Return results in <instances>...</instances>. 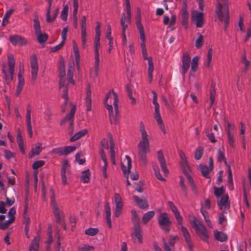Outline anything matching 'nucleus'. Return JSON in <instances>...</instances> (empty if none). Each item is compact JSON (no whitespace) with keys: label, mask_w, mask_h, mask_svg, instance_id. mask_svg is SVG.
<instances>
[{"label":"nucleus","mask_w":251,"mask_h":251,"mask_svg":"<svg viewBox=\"0 0 251 251\" xmlns=\"http://www.w3.org/2000/svg\"><path fill=\"white\" fill-rule=\"evenodd\" d=\"M217 203L219 209L226 212L229 209L230 205L228 194H224L219 200H217Z\"/></svg>","instance_id":"obj_13"},{"label":"nucleus","mask_w":251,"mask_h":251,"mask_svg":"<svg viewBox=\"0 0 251 251\" xmlns=\"http://www.w3.org/2000/svg\"><path fill=\"white\" fill-rule=\"evenodd\" d=\"M141 133L142 141L138 144V154L141 163L144 166H146L147 164L146 154L150 151V144L146 130H142V132Z\"/></svg>","instance_id":"obj_3"},{"label":"nucleus","mask_w":251,"mask_h":251,"mask_svg":"<svg viewBox=\"0 0 251 251\" xmlns=\"http://www.w3.org/2000/svg\"><path fill=\"white\" fill-rule=\"evenodd\" d=\"M192 21L197 27H202L204 24V15L202 12L194 11L192 13Z\"/></svg>","instance_id":"obj_15"},{"label":"nucleus","mask_w":251,"mask_h":251,"mask_svg":"<svg viewBox=\"0 0 251 251\" xmlns=\"http://www.w3.org/2000/svg\"><path fill=\"white\" fill-rule=\"evenodd\" d=\"M126 158L127 160V167H126L124 165H122V170L123 172L124 175L126 177V183L127 186H130L131 184L128 180V175L130 171V169L131 168V159L130 157L128 156H126Z\"/></svg>","instance_id":"obj_20"},{"label":"nucleus","mask_w":251,"mask_h":251,"mask_svg":"<svg viewBox=\"0 0 251 251\" xmlns=\"http://www.w3.org/2000/svg\"><path fill=\"white\" fill-rule=\"evenodd\" d=\"M76 149V147L75 146H65L64 147V151L65 155H67L68 154L72 152Z\"/></svg>","instance_id":"obj_62"},{"label":"nucleus","mask_w":251,"mask_h":251,"mask_svg":"<svg viewBox=\"0 0 251 251\" xmlns=\"http://www.w3.org/2000/svg\"><path fill=\"white\" fill-rule=\"evenodd\" d=\"M15 64V62L14 56L11 54H9L8 55V66L9 75H8L7 71L5 70V65H2V72L4 74V78L7 85H9L10 81L13 79Z\"/></svg>","instance_id":"obj_5"},{"label":"nucleus","mask_w":251,"mask_h":251,"mask_svg":"<svg viewBox=\"0 0 251 251\" xmlns=\"http://www.w3.org/2000/svg\"><path fill=\"white\" fill-rule=\"evenodd\" d=\"M180 182H179V186H180L182 191L184 193L185 196L187 197V187L184 184V179L182 176H180Z\"/></svg>","instance_id":"obj_57"},{"label":"nucleus","mask_w":251,"mask_h":251,"mask_svg":"<svg viewBox=\"0 0 251 251\" xmlns=\"http://www.w3.org/2000/svg\"><path fill=\"white\" fill-rule=\"evenodd\" d=\"M213 54V50L212 48L209 49L207 54V60H206V66L207 68H209L210 66V62L212 60V56Z\"/></svg>","instance_id":"obj_56"},{"label":"nucleus","mask_w":251,"mask_h":251,"mask_svg":"<svg viewBox=\"0 0 251 251\" xmlns=\"http://www.w3.org/2000/svg\"><path fill=\"white\" fill-rule=\"evenodd\" d=\"M15 220V217L11 218L5 222H0V229L2 230H5L9 227V225L13 222Z\"/></svg>","instance_id":"obj_40"},{"label":"nucleus","mask_w":251,"mask_h":251,"mask_svg":"<svg viewBox=\"0 0 251 251\" xmlns=\"http://www.w3.org/2000/svg\"><path fill=\"white\" fill-rule=\"evenodd\" d=\"M69 7L67 5L64 6L62 11L61 13L60 17L61 19L66 21L67 19Z\"/></svg>","instance_id":"obj_51"},{"label":"nucleus","mask_w":251,"mask_h":251,"mask_svg":"<svg viewBox=\"0 0 251 251\" xmlns=\"http://www.w3.org/2000/svg\"><path fill=\"white\" fill-rule=\"evenodd\" d=\"M51 206L53 210L56 223L61 225L64 230H66V224L64 221V215L63 213H60L57 204L55 200L54 195L51 197Z\"/></svg>","instance_id":"obj_7"},{"label":"nucleus","mask_w":251,"mask_h":251,"mask_svg":"<svg viewBox=\"0 0 251 251\" xmlns=\"http://www.w3.org/2000/svg\"><path fill=\"white\" fill-rule=\"evenodd\" d=\"M73 49L75 57V60L76 62L78 63V62L79 61L80 59L79 52L76 44L74 41H73Z\"/></svg>","instance_id":"obj_48"},{"label":"nucleus","mask_w":251,"mask_h":251,"mask_svg":"<svg viewBox=\"0 0 251 251\" xmlns=\"http://www.w3.org/2000/svg\"><path fill=\"white\" fill-rule=\"evenodd\" d=\"M133 199L136 204L141 209H146L149 207V204L146 200L141 199L136 195L133 196Z\"/></svg>","instance_id":"obj_26"},{"label":"nucleus","mask_w":251,"mask_h":251,"mask_svg":"<svg viewBox=\"0 0 251 251\" xmlns=\"http://www.w3.org/2000/svg\"><path fill=\"white\" fill-rule=\"evenodd\" d=\"M158 223L161 229L166 232H170L172 222L167 213L162 212L159 214L158 217Z\"/></svg>","instance_id":"obj_9"},{"label":"nucleus","mask_w":251,"mask_h":251,"mask_svg":"<svg viewBox=\"0 0 251 251\" xmlns=\"http://www.w3.org/2000/svg\"><path fill=\"white\" fill-rule=\"evenodd\" d=\"M45 161L43 160L36 161L32 164V168L34 170L37 169L40 167L43 166L45 164Z\"/></svg>","instance_id":"obj_63"},{"label":"nucleus","mask_w":251,"mask_h":251,"mask_svg":"<svg viewBox=\"0 0 251 251\" xmlns=\"http://www.w3.org/2000/svg\"><path fill=\"white\" fill-rule=\"evenodd\" d=\"M154 211H150L145 213L142 217L143 223L147 224L154 215Z\"/></svg>","instance_id":"obj_37"},{"label":"nucleus","mask_w":251,"mask_h":251,"mask_svg":"<svg viewBox=\"0 0 251 251\" xmlns=\"http://www.w3.org/2000/svg\"><path fill=\"white\" fill-rule=\"evenodd\" d=\"M131 220L134 226L139 225H140V220L138 217V215L136 213V211L133 209L131 210Z\"/></svg>","instance_id":"obj_41"},{"label":"nucleus","mask_w":251,"mask_h":251,"mask_svg":"<svg viewBox=\"0 0 251 251\" xmlns=\"http://www.w3.org/2000/svg\"><path fill=\"white\" fill-rule=\"evenodd\" d=\"M109 139V143H110V157H115V152L114 151V147H115V143L112 137V136L111 133H108V134Z\"/></svg>","instance_id":"obj_36"},{"label":"nucleus","mask_w":251,"mask_h":251,"mask_svg":"<svg viewBox=\"0 0 251 251\" xmlns=\"http://www.w3.org/2000/svg\"><path fill=\"white\" fill-rule=\"evenodd\" d=\"M76 109V105H73L70 113L68 114L63 120H62L60 124V125L62 126L65 124L67 122L70 121V126L68 128L69 134L70 135H72L74 132V118Z\"/></svg>","instance_id":"obj_10"},{"label":"nucleus","mask_w":251,"mask_h":251,"mask_svg":"<svg viewBox=\"0 0 251 251\" xmlns=\"http://www.w3.org/2000/svg\"><path fill=\"white\" fill-rule=\"evenodd\" d=\"M199 59V57L197 56H195L192 59L191 70L193 72H195L198 69Z\"/></svg>","instance_id":"obj_45"},{"label":"nucleus","mask_w":251,"mask_h":251,"mask_svg":"<svg viewBox=\"0 0 251 251\" xmlns=\"http://www.w3.org/2000/svg\"><path fill=\"white\" fill-rule=\"evenodd\" d=\"M74 71L72 69L71 67L68 69L67 73L68 81L73 85L75 84V82L73 80Z\"/></svg>","instance_id":"obj_55"},{"label":"nucleus","mask_w":251,"mask_h":251,"mask_svg":"<svg viewBox=\"0 0 251 251\" xmlns=\"http://www.w3.org/2000/svg\"><path fill=\"white\" fill-rule=\"evenodd\" d=\"M136 26L138 29L140 36H145L144 27L141 24V14L140 9L137 8V14L136 16Z\"/></svg>","instance_id":"obj_21"},{"label":"nucleus","mask_w":251,"mask_h":251,"mask_svg":"<svg viewBox=\"0 0 251 251\" xmlns=\"http://www.w3.org/2000/svg\"><path fill=\"white\" fill-rule=\"evenodd\" d=\"M140 39L141 41V47L142 49L143 58H144V59L148 60V77L149 79V82H151L152 79V73L154 70L153 63L152 60V58L151 57H147V51L145 45V36H140Z\"/></svg>","instance_id":"obj_6"},{"label":"nucleus","mask_w":251,"mask_h":251,"mask_svg":"<svg viewBox=\"0 0 251 251\" xmlns=\"http://www.w3.org/2000/svg\"><path fill=\"white\" fill-rule=\"evenodd\" d=\"M86 106L87 107V111H90L91 110V91L90 85H88L86 91V95L85 98Z\"/></svg>","instance_id":"obj_29"},{"label":"nucleus","mask_w":251,"mask_h":251,"mask_svg":"<svg viewBox=\"0 0 251 251\" xmlns=\"http://www.w3.org/2000/svg\"><path fill=\"white\" fill-rule=\"evenodd\" d=\"M180 230L183 237L185 239L187 245L188 247H191V243H192L191 235L188 230V229L183 226H180Z\"/></svg>","instance_id":"obj_25"},{"label":"nucleus","mask_w":251,"mask_h":251,"mask_svg":"<svg viewBox=\"0 0 251 251\" xmlns=\"http://www.w3.org/2000/svg\"><path fill=\"white\" fill-rule=\"evenodd\" d=\"M174 214L175 217L177 221V224L179 225H181V226L182 225L183 218L180 215L179 212L178 210L177 211L174 212Z\"/></svg>","instance_id":"obj_64"},{"label":"nucleus","mask_w":251,"mask_h":251,"mask_svg":"<svg viewBox=\"0 0 251 251\" xmlns=\"http://www.w3.org/2000/svg\"><path fill=\"white\" fill-rule=\"evenodd\" d=\"M227 138L228 142L230 146L231 147L234 148L235 146V144L233 134H232L230 132H229V131H228V133H227Z\"/></svg>","instance_id":"obj_52"},{"label":"nucleus","mask_w":251,"mask_h":251,"mask_svg":"<svg viewBox=\"0 0 251 251\" xmlns=\"http://www.w3.org/2000/svg\"><path fill=\"white\" fill-rule=\"evenodd\" d=\"M30 64L31 68V80L34 83L36 80L38 72L37 58L35 54H33L30 57Z\"/></svg>","instance_id":"obj_12"},{"label":"nucleus","mask_w":251,"mask_h":251,"mask_svg":"<svg viewBox=\"0 0 251 251\" xmlns=\"http://www.w3.org/2000/svg\"><path fill=\"white\" fill-rule=\"evenodd\" d=\"M196 233L203 241L208 242L209 235L207 230L202 222L196 218H194L191 222Z\"/></svg>","instance_id":"obj_4"},{"label":"nucleus","mask_w":251,"mask_h":251,"mask_svg":"<svg viewBox=\"0 0 251 251\" xmlns=\"http://www.w3.org/2000/svg\"><path fill=\"white\" fill-rule=\"evenodd\" d=\"M187 4L184 2L181 9V23L185 29H187L188 25L189 13L187 11Z\"/></svg>","instance_id":"obj_19"},{"label":"nucleus","mask_w":251,"mask_h":251,"mask_svg":"<svg viewBox=\"0 0 251 251\" xmlns=\"http://www.w3.org/2000/svg\"><path fill=\"white\" fill-rule=\"evenodd\" d=\"M105 212L106 214V223L108 225V227L109 228H111L112 227V223L111 220V208L109 205V203L108 201L105 202Z\"/></svg>","instance_id":"obj_28"},{"label":"nucleus","mask_w":251,"mask_h":251,"mask_svg":"<svg viewBox=\"0 0 251 251\" xmlns=\"http://www.w3.org/2000/svg\"><path fill=\"white\" fill-rule=\"evenodd\" d=\"M69 164L67 160H65L63 162V164L62 165V167L61 169V180L62 183L64 185L67 184V178L66 176V169L67 167L68 166Z\"/></svg>","instance_id":"obj_30"},{"label":"nucleus","mask_w":251,"mask_h":251,"mask_svg":"<svg viewBox=\"0 0 251 251\" xmlns=\"http://www.w3.org/2000/svg\"><path fill=\"white\" fill-rule=\"evenodd\" d=\"M9 40L14 46H25L27 44V40L19 35L10 36Z\"/></svg>","instance_id":"obj_16"},{"label":"nucleus","mask_w":251,"mask_h":251,"mask_svg":"<svg viewBox=\"0 0 251 251\" xmlns=\"http://www.w3.org/2000/svg\"><path fill=\"white\" fill-rule=\"evenodd\" d=\"M224 192L225 190L223 186L220 188H217L216 187H214V194L217 198L220 197L224 193Z\"/></svg>","instance_id":"obj_54"},{"label":"nucleus","mask_w":251,"mask_h":251,"mask_svg":"<svg viewBox=\"0 0 251 251\" xmlns=\"http://www.w3.org/2000/svg\"><path fill=\"white\" fill-rule=\"evenodd\" d=\"M188 181L191 185L192 190L196 194H198V190H197V188L196 187V186L194 183V180L193 179L192 177L191 176H188Z\"/></svg>","instance_id":"obj_59"},{"label":"nucleus","mask_w":251,"mask_h":251,"mask_svg":"<svg viewBox=\"0 0 251 251\" xmlns=\"http://www.w3.org/2000/svg\"><path fill=\"white\" fill-rule=\"evenodd\" d=\"M99 229L97 228H89L84 231L86 235L93 236L97 234L99 232Z\"/></svg>","instance_id":"obj_47"},{"label":"nucleus","mask_w":251,"mask_h":251,"mask_svg":"<svg viewBox=\"0 0 251 251\" xmlns=\"http://www.w3.org/2000/svg\"><path fill=\"white\" fill-rule=\"evenodd\" d=\"M121 25L122 26V36H123V45H126L127 40L126 36V29L127 27V25L125 24L126 23V15L125 13H123L121 15Z\"/></svg>","instance_id":"obj_24"},{"label":"nucleus","mask_w":251,"mask_h":251,"mask_svg":"<svg viewBox=\"0 0 251 251\" xmlns=\"http://www.w3.org/2000/svg\"><path fill=\"white\" fill-rule=\"evenodd\" d=\"M27 122V130L29 133V137L31 138L33 135L32 130L31 121V108L30 105H28L27 108V112L26 115Z\"/></svg>","instance_id":"obj_22"},{"label":"nucleus","mask_w":251,"mask_h":251,"mask_svg":"<svg viewBox=\"0 0 251 251\" xmlns=\"http://www.w3.org/2000/svg\"><path fill=\"white\" fill-rule=\"evenodd\" d=\"M100 46V42H95V64H94V71H91V76L93 77H97L98 76L99 71V48Z\"/></svg>","instance_id":"obj_11"},{"label":"nucleus","mask_w":251,"mask_h":251,"mask_svg":"<svg viewBox=\"0 0 251 251\" xmlns=\"http://www.w3.org/2000/svg\"><path fill=\"white\" fill-rule=\"evenodd\" d=\"M203 36L201 34H199V37L196 41V47L198 49L201 48L203 45Z\"/></svg>","instance_id":"obj_61"},{"label":"nucleus","mask_w":251,"mask_h":251,"mask_svg":"<svg viewBox=\"0 0 251 251\" xmlns=\"http://www.w3.org/2000/svg\"><path fill=\"white\" fill-rule=\"evenodd\" d=\"M153 169L154 171L155 176L159 180L162 181H165V179L163 177L160 173L159 169L157 165H153Z\"/></svg>","instance_id":"obj_49"},{"label":"nucleus","mask_w":251,"mask_h":251,"mask_svg":"<svg viewBox=\"0 0 251 251\" xmlns=\"http://www.w3.org/2000/svg\"><path fill=\"white\" fill-rule=\"evenodd\" d=\"M191 57L189 54L186 52H184L182 57V74L185 75L190 68Z\"/></svg>","instance_id":"obj_17"},{"label":"nucleus","mask_w":251,"mask_h":251,"mask_svg":"<svg viewBox=\"0 0 251 251\" xmlns=\"http://www.w3.org/2000/svg\"><path fill=\"white\" fill-rule=\"evenodd\" d=\"M82 175L80 178L81 181L85 183L89 182L90 181V176L89 170L87 169L85 171H84L82 172Z\"/></svg>","instance_id":"obj_38"},{"label":"nucleus","mask_w":251,"mask_h":251,"mask_svg":"<svg viewBox=\"0 0 251 251\" xmlns=\"http://www.w3.org/2000/svg\"><path fill=\"white\" fill-rule=\"evenodd\" d=\"M157 158L160 165L162 171L165 175L169 174V170L166 166V161L161 150L157 151Z\"/></svg>","instance_id":"obj_18"},{"label":"nucleus","mask_w":251,"mask_h":251,"mask_svg":"<svg viewBox=\"0 0 251 251\" xmlns=\"http://www.w3.org/2000/svg\"><path fill=\"white\" fill-rule=\"evenodd\" d=\"M142 230L140 225L134 226V230L131 233V236L132 238L134 237L138 239L139 243L142 244L143 243V236H142Z\"/></svg>","instance_id":"obj_23"},{"label":"nucleus","mask_w":251,"mask_h":251,"mask_svg":"<svg viewBox=\"0 0 251 251\" xmlns=\"http://www.w3.org/2000/svg\"><path fill=\"white\" fill-rule=\"evenodd\" d=\"M17 140L20 151L23 154H25L24 141L20 130L17 132Z\"/></svg>","instance_id":"obj_31"},{"label":"nucleus","mask_w":251,"mask_h":251,"mask_svg":"<svg viewBox=\"0 0 251 251\" xmlns=\"http://www.w3.org/2000/svg\"><path fill=\"white\" fill-rule=\"evenodd\" d=\"M119 99L117 94L114 91H109L104 100L106 109L108 110L110 122L111 124H117L119 114Z\"/></svg>","instance_id":"obj_1"},{"label":"nucleus","mask_w":251,"mask_h":251,"mask_svg":"<svg viewBox=\"0 0 251 251\" xmlns=\"http://www.w3.org/2000/svg\"><path fill=\"white\" fill-rule=\"evenodd\" d=\"M218 157H217L218 161L222 162L223 161H224L225 163L227 165L226 159L225 157V155H224V153L222 151L221 149L218 150Z\"/></svg>","instance_id":"obj_58"},{"label":"nucleus","mask_w":251,"mask_h":251,"mask_svg":"<svg viewBox=\"0 0 251 251\" xmlns=\"http://www.w3.org/2000/svg\"><path fill=\"white\" fill-rule=\"evenodd\" d=\"M203 148L201 146H199L196 149L195 152V158L196 160H200L203 154Z\"/></svg>","instance_id":"obj_46"},{"label":"nucleus","mask_w":251,"mask_h":251,"mask_svg":"<svg viewBox=\"0 0 251 251\" xmlns=\"http://www.w3.org/2000/svg\"><path fill=\"white\" fill-rule=\"evenodd\" d=\"M180 167L183 173H184V174L185 175L187 178L188 176H191L189 174L190 168L188 163L180 164Z\"/></svg>","instance_id":"obj_53"},{"label":"nucleus","mask_w":251,"mask_h":251,"mask_svg":"<svg viewBox=\"0 0 251 251\" xmlns=\"http://www.w3.org/2000/svg\"><path fill=\"white\" fill-rule=\"evenodd\" d=\"M211 130V127H207L205 129V133L206 136L208 139L212 142V143H216L217 142V140L215 139L214 135L213 133H210V132Z\"/></svg>","instance_id":"obj_42"},{"label":"nucleus","mask_w":251,"mask_h":251,"mask_svg":"<svg viewBox=\"0 0 251 251\" xmlns=\"http://www.w3.org/2000/svg\"><path fill=\"white\" fill-rule=\"evenodd\" d=\"M126 5L127 14V18L126 17V22L129 24L131 22L130 5L129 0H126Z\"/></svg>","instance_id":"obj_39"},{"label":"nucleus","mask_w":251,"mask_h":251,"mask_svg":"<svg viewBox=\"0 0 251 251\" xmlns=\"http://www.w3.org/2000/svg\"><path fill=\"white\" fill-rule=\"evenodd\" d=\"M199 167L203 176L206 178H209V173L212 170V167H208L206 165L202 164H200Z\"/></svg>","instance_id":"obj_34"},{"label":"nucleus","mask_w":251,"mask_h":251,"mask_svg":"<svg viewBox=\"0 0 251 251\" xmlns=\"http://www.w3.org/2000/svg\"><path fill=\"white\" fill-rule=\"evenodd\" d=\"M33 21V28L37 41L40 44L44 43L48 40V35L46 33L41 32L40 24L37 14L34 15Z\"/></svg>","instance_id":"obj_8"},{"label":"nucleus","mask_w":251,"mask_h":251,"mask_svg":"<svg viewBox=\"0 0 251 251\" xmlns=\"http://www.w3.org/2000/svg\"><path fill=\"white\" fill-rule=\"evenodd\" d=\"M88 133V130L86 129L78 131L70 139L71 142H75L83 136H85Z\"/></svg>","instance_id":"obj_33"},{"label":"nucleus","mask_w":251,"mask_h":251,"mask_svg":"<svg viewBox=\"0 0 251 251\" xmlns=\"http://www.w3.org/2000/svg\"><path fill=\"white\" fill-rule=\"evenodd\" d=\"M42 148L40 146H36L35 148H32L29 153V158H32L35 155H38L41 152Z\"/></svg>","instance_id":"obj_44"},{"label":"nucleus","mask_w":251,"mask_h":251,"mask_svg":"<svg viewBox=\"0 0 251 251\" xmlns=\"http://www.w3.org/2000/svg\"><path fill=\"white\" fill-rule=\"evenodd\" d=\"M40 240V237L39 235L34 237L29 246V251H39Z\"/></svg>","instance_id":"obj_27"},{"label":"nucleus","mask_w":251,"mask_h":251,"mask_svg":"<svg viewBox=\"0 0 251 251\" xmlns=\"http://www.w3.org/2000/svg\"><path fill=\"white\" fill-rule=\"evenodd\" d=\"M214 235L216 240L222 242L226 241L227 239V236L223 232L214 231Z\"/></svg>","instance_id":"obj_32"},{"label":"nucleus","mask_w":251,"mask_h":251,"mask_svg":"<svg viewBox=\"0 0 251 251\" xmlns=\"http://www.w3.org/2000/svg\"><path fill=\"white\" fill-rule=\"evenodd\" d=\"M210 104L209 107H211L214 103L215 97L216 95V91L215 89V84L211 83L210 89Z\"/></svg>","instance_id":"obj_35"},{"label":"nucleus","mask_w":251,"mask_h":251,"mask_svg":"<svg viewBox=\"0 0 251 251\" xmlns=\"http://www.w3.org/2000/svg\"><path fill=\"white\" fill-rule=\"evenodd\" d=\"M216 13L218 19L225 24L224 30L226 31L229 22L228 0H217Z\"/></svg>","instance_id":"obj_2"},{"label":"nucleus","mask_w":251,"mask_h":251,"mask_svg":"<svg viewBox=\"0 0 251 251\" xmlns=\"http://www.w3.org/2000/svg\"><path fill=\"white\" fill-rule=\"evenodd\" d=\"M154 105V112L153 117L155 121L159 126L160 128L164 134H166L165 126L163 124V121L159 112V105L158 103L153 104Z\"/></svg>","instance_id":"obj_14"},{"label":"nucleus","mask_w":251,"mask_h":251,"mask_svg":"<svg viewBox=\"0 0 251 251\" xmlns=\"http://www.w3.org/2000/svg\"><path fill=\"white\" fill-rule=\"evenodd\" d=\"M24 73V70L22 71L21 69L20 70L19 72L18 73V84L17 86H19L21 87H23L25 84V80L23 76V73Z\"/></svg>","instance_id":"obj_50"},{"label":"nucleus","mask_w":251,"mask_h":251,"mask_svg":"<svg viewBox=\"0 0 251 251\" xmlns=\"http://www.w3.org/2000/svg\"><path fill=\"white\" fill-rule=\"evenodd\" d=\"M51 152L54 154H57L60 156L65 155L64 147L57 148L53 149Z\"/></svg>","instance_id":"obj_60"},{"label":"nucleus","mask_w":251,"mask_h":251,"mask_svg":"<svg viewBox=\"0 0 251 251\" xmlns=\"http://www.w3.org/2000/svg\"><path fill=\"white\" fill-rule=\"evenodd\" d=\"M14 12L13 9H10L5 14L2 22V25L5 26L9 22L8 19Z\"/></svg>","instance_id":"obj_43"}]
</instances>
